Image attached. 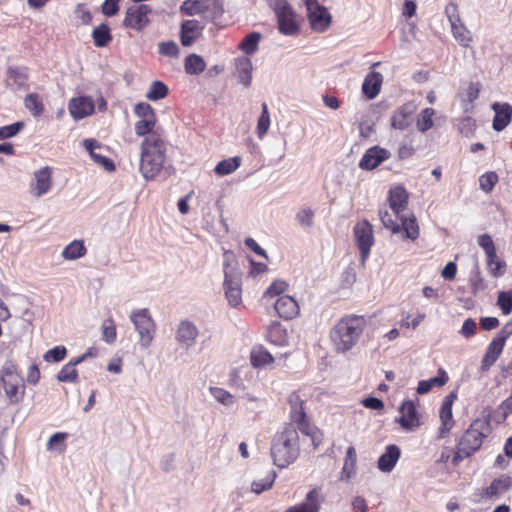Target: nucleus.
<instances>
[{"mask_svg": "<svg viewBox=\"0 0 512 512\" xmlns=\"http://www.w3.org/2000/svg\"><path fill=\"white\" fill-rule=\"evenodd\" d=\"M204 26L197 20H186L181 24L180 39L183 46H191L200 36Z\"/></svg>", "mask_w": 512, "mask_h": 512, "instance_id": "21", "label": "nucleus"}, {"mask_svg": "<svg viewBox=\"0 0 512 512\" xmlns=\"http://www.w3.org/2000/svg\"><path fill=\"white\" fill-rule=\"evenodd\" d=\"M52 168L49 166L36 170L33 174V180L30 184V192L40 198L47 194L52 188Z\"/></svg>", "mask_w": 512, "mask_h": 512, "instance_id": "13", "label": "nucleus"}, {"mask_svg": "<svg viewBox=\"0 0 512 512\" xmlns=\"http://www.w3.org/2000/svg\"><path fill=\"white\" fill-rule=\"evenodd\" d=\"M67 354V350L64 346H56L50 350H48L44 354V360L47 362H60L62 361Z\"/></svg>", "mask_w": 512, "mask_h": 512, "instance_id": "61", "label": "nucleus"}, {"mask_svg": "<svg viewBox=\"0 0 512 512\" xmlns=\"http://www.w3.org/2000/svg\"><path fill=\"white\" fill-rule=\"evenodd\" d=\"M478 245L485 251L486 257L489 258V264L496 258V248L490 235L482 234L477 239Z\"/></svg>", "mask_w": 512, "mask_h": 512, "instance_id": "49", "label": "nucleus"}, {"mask_svg": "<svg viewBox=\"0 0 512 512\" xmlns=\"http://www.w3.org/2000/svg\"><path fill=\"white\" fill-rule=\"evenodd\" d=\"M293 421L297 424L301 433L310 437L314 448H317L322 442V433L308 421L307 416L305 415L304 419Z\"/></svg>", "mask_w": 512, "mask_h": 512, "instance_id": "33", "label": "nucleus"}, {"mask_svg": "<svg viewBox=\"0 0 512 512\" xmlns=\"http://www.w3.org/2000/svg\"><path fill=\"white\" fill-rule=\"evenodd\" d=\"M389 206L395 216L407 212L408 193L402 186H396L389 192Z\"/></svg>", "mask_w": 512, "mask_h": 512, "instance_id": "20", "label": "nucleus"}, {"mask_svg": "<svg viewBox=\"0 0 512 512\" xmlns=\"http://www.w3.org/2000/svg\"><path fill=\"white\" fill-rule=\"evenodd\" d=\"M235 75L244 87H249L252 81V61L248 57H239L235 59Z\"/></svg>", "mask_w": 512, "mask_h": 512, "instance_id": "24", "label": "nucleus"}, {"mask_svg": "<svg viewBox=\"0 0 512 512\" xmlns=\"http://www.w3.org/2000/svg\"><path fill=\"white\" fill-rule=\"evenodd\" d=\"M390 156L391 153L382 147H371L363 155L360 160L359 167L363 170H373Z\"/></svg>", "mask_w": 512, "mask_h": 512, "instance_id": "15", "label": "nucleus"}, {"mask_svg": "<svg viewBox=\"0 0 512 512\" xmlns=\"http://www.w3.org/2000/svg\"><path fill=\"white\" fill-rule=\"evenodd\" d=\"M87 253V249L83 240H74L64 247L61 256L67 261L77 260L82 258Z\"/></svg>", "mask_w": 512, "mask_h": 512, "instance_id": "34", "label": "nucleus"}, {"mask_svg": "<svg viewBox=\"0 0 512 512\" xmlns=\"http://www.w3.org/2000/svg\"><path fill=\"white\" fill-rule=\"evenodd\" d=\"M84 147L89 152L90 157L96 164L101 165L107 171H113L115 169L114 163L111 159L95 152V149L100 147V145L95 140H84Z\"/></svg>", "mask_w": 512, "mask_h": 512, "instance_id": "29", "label": "nucleus"}, {"mask_svg": "<svg viewBox=\"0 0 512 512\" xmlns=\"http://www.w3.org/2000/svg\"><path fill=\"white\" fill-rule=\"evenodd\" d=\"M323 497L319 488L311 489L303 502L287 509L286 512H319Z\"/></svg>", "mask_w": 512, "mask_h": 512, "instance_id": "19", "label": "nucleus"}, {"mask_svg": "<svg viewBox=\"0 0 512 512\" xmlns=\"http://www.w3.org/2000/svg\"><path fill=\"white\" fill-rule=\"evenodd\" d=\"M262 35L258 32L249 33L239 44V48L247 55H252L258 50Z\"/></svg>", "mask_w": 512, "mask_h": 512, "instance_id": "41", "label": "nucleus"}, {"mask_svg": "<svg viewBox=\"0 0 512 512\" xmlns=\"http://www.w3.org/2000/svg\"><path fill=\"white\" fill-rule=\"evenodd\" d=\"M210 393L211 395L214 397V399L221 403L222 405L224 406H232L235 402V398L234 396L226 391L225 389L223 388H220V387H210Z\"/></svg>", "mask_w": 512, "mask_h": 512, "instance_id": "52", "label": "nucleus"}, {"mask_svg": "<svg viewBox=\"0 0 512 512\" xmlns=\"http://www.w3.org/2000/svg\"><path fill=\"white\" fill-rule=\"evenodd\" d=\"M288 402L291 408L292 420H301L305 418L304 401L298 392H292L288 397Z\"/></svg>", "mask_w": 512, "mask_h": 512, "instance_id": "37", "label": "nucleus"}, {"mask_svg": "<svg viewBox=\"0 0 512 512\" xmlns=\"http://www.w3.org/2000/svg\"><path fill=\"white\" fill-rule=\"evenodd\" d=\"M68 434L65 432H57L53 434L47 442V450L51 452L63 453L66 450V440Z\"/></svg>", "mask_w": 512, "mask_h": 512, "instance_id": "42", "label": "nucleus"}, {"mask_svg": "<svg viewBox=\"0 0 512 512\" xmlns=\"http://www.w3.org/2000/svg\"><path fill=\"white\" fill-rule=\"evenodd\" d=\"M268 340L278 346H286L289 342V334L287 329L280 323H272L267 330Z\"/></svg>", "mask_w": 512, "mask_h": 512, "instance_id": "30", "label": "nucleus"}, {"mask_svg": "<svg viewBox=\"0 0 512 512\" xmlns=\"http://www.w3.org/2000/svg\"><path fill=\"white\" fill-rule=\"evenodd\" d=\"M167 94L168 87L161 81H154L146 94V98L151 101H157L165 98Z\"/></svg>", "mask_w": 512, "mask_h": 512, "instance_id": "50", "label": "nucleus"}, {"mask_svg": "<svg viewBox=\"0 0 512 512\" xmlns=\"http://www.w3.org/2000/svg\"><path fill=\"white\" fill-rule=\"evenodd\" d=\"M150 12L151 9L148 5H133L127 9L123 24L134 30H142L149 23L148 14Z\"/></svg>", "mask_w": 512, "mask_h": 512, "instance_id": "12", "label": "nucleus"}, {"mask_svg": "<svg viewBox=\"0 0 512 512\" xmlns=\"http://www.w3.org/2000/svg\"><path fill=\"white\" fill-rule=\"evenodd\" d=\"M166 145L160 134H150L141 145L140 172L146 180L153 179L163 168Z\"/></svg>", "mask_w": 512, "mask_h": 512, "instance_id": "2", "label": "nucleus"}, {"mask_svg": "<svg viewBox=\"0 0 512 512\" xmlns=\"http://www.w3.org/2000/svg\"><path fill=\"white\" fill-rule=\"evenodd\" d=\"M130 320L139 334V344L142 348H148L155 335V322L150 316L148 309H136L130 314Z\"/></svg>", "mask_w": 512, "mask_h": 512, "instance_id": "8", "label": "nucleus"}, {"mask_svg": "<svg viewBox=\"0 0 512 512\" xmlns=\"http://www.w3.org/2000/svg\"><path fill=\"white\" fill-rule=\"evenodd\" d=\"M156 119H140L135 124V133L138 136H150V134H158L154 131Z\"/></svg>", "mask_w": 512, "mask_h": 512, "instance_id": "53", "label": "nucleus"}, {"mask_svg": "<svg viewBox=\"0 0 512 512\" xmlns=\"http://www.w3.org/2000/svg\"><path fill=\"white\" fill-rule=\"evenodd\" d=\"M270 127V114L266 103L262 104V113L258 119L256 133L262 139Z\"/></svg>", "mask_w": 512, "mask_h": 512, "instance_id": "51", "label": "nucleus"}, {"mask_svg": "<svg viewBox=\"0 0 512 512\" xmlns=\"http://www.w3.org/2000/svg\"><path fill=\"white\" fill-rule=\"evenodd\" d=\"M400 221V231H404V237L415 240L419 236V227L416 222V218L413 215H408L407 213L401 214V216H396Z\"/></svg>", "mask_w": 512, "mask_h": 512, "instance_id": "31", "label": "nucleus"}, {"mask_svg": "<svg viewBox=\"0 0 512 512\" xmlns=\"http://www.w3.org/2000/svg\"><path fill=\"white\" fill-rule=\"evenodd\" d=\"M275 12L281 34L294 36L299 32L297 16L287 0H266Z\"/></svg>", "mask_w": 512, "mask_h": 512, "instance_id": "7", "label": "nucleus"}, {"mask_svg": "<svg viewBox=\"0 0 512 512\" xmlns=\"http://www.w3.org/2000/svg\"><path fill=\"white\" fill-rule=\"evenodd\" d=\"M383 77L381 73L379 72H370L365 77L363 84H362V91L363 93L369 98L373 99L375 98L381 88Z\"/></svg>", "mask_w": 512, "mask_h": 512, "instance_id": "26", "label": "nucleus"}, {"mask_svg": "<svg viewBox=\"0 0 512 512\" xmlns=\"http://www.w3.org/2000/svg\"><path fill=\"white\" fill-rule=\"evenodd\" d=\"M224 290L225 297L231 307H237L242 302L241 272L237 269L232 254H224Z\"/></svg>", "mask_w": 512, "mask_h": 512, "instance_id": "5", "label": "nucleus"}, {"mask_svg": "<svg viewBox=\"0 0 512 512\" xmlns=\"http://www.w3.org/2000/svg\"><path fill=\"white\" fill-rule=\"evenodd\" d=\"M305 4L312 29L317 32L326 31L331 23V15L327 9L317 0H305Z\"/></svg>", "mask_w": 512, "mask_h": 512, "instance_id": "10", "label": "nucleus"}, {"mask_svg": "<svg viewBox=\"0 0 512 512\" xmlns=\"http://www.w3.org/2000/svg\"><path fill=\"white\" fill-rule=\"evenodd\" d=\"M198 334L197 326L189 320H184L177 327L176 340L181 346L189 349L195 344Z\"/></svg>", "mask_w": 512, "mask_h": 512, "instance_id": "17", "label": "nucleus"}, {"mask_svg": "<svg viewBox=\"0 0 512 512\" xmlns=\"http://www.w3.org/2000/svg\"><path fill=\"white\" fill-rule=\"evenodd\" d=\"M205 67V62L199 55L191 54L185 59V70L188 74H200Z\"/></svg>", "mask_w": 512, "mask_h": 512, "instance_id": "45", "label": "nucleus"}, {"mask_svg": "<svg viewBox=\"0 0 512 512\" xmlns=\"http://www.w3.org/2000/svg\"><path fill=\"white\" fill-rule=\"evenodd\" d=\"M412 122V111L402 107L398 109L391 117V125L395 129L404 130Z\"/></svg>", "mask_w": 512, "mask_h": 512, "instance_id": "36", "label": "nucleus"}, {"mask_svg": "<svg viewBox=\"0 0 512 512\" xmlns=\"http://www.w3.org/2000/svg\"><path fill=\"white\" fill-rule=\"evenodd\" d=\"M505 342L501 340L499 337H495L493 341L489 344L484 358L482 360V369L487 370L491 365L495 363V361L500 356Z\"/></svg>", "mask_w": 512, "mask_h": 512, "instance_id": "28", "label": "nucleus"}, {"mask_svg": "<svg viewBox=\"0 0 512 512\" xmlns=\"http://www.w3.org/2000/svg\"><path fill=\"white\" fill-rule=\"evenodd\" d=\"M434 114L435 111L432 108H425L421 111L416 121V127L420 132L425 133L433 127L432 117Z\"/></svg>", "mask_w": 512, "mask_h": 512, "instance_id": "46", "label": "nucleus"}, {"mask_svg": "<svg viewBox=\"0 0 512 512\" xmlns=\"http://www.w3.org/2000/svg\"><path fill=\"white\" fill-rule=\"evenodd\" d=\"M92 38L96 47H106L112 41L110 28L101 24L92 31Z\"/></svg>", "mask_w": 512, "mask_h": 512, "instance_id": "38", "label": "nucleus"}, {"mask_svg": "<svg viewBox=\"0 0 512 512\" xmlns=\"http://www.w3.org/2000/svg\"><path fill=\"white\" fill-rule=\"evenodd\" d=\"M134 112L140 119H156L155 112L148 103H138L134 108Z\"/></svg>", "mask_w": 512, "mask_h": 512, "instance_id": "63", "label": "nucleus"}, {"mask_svg": "<svg viewBox=\"0 0 512 512\" xmlns=\"http://www.w3.org/2000/svg\"><path fill=\"white\" fill-rule=\"evenodd\" d=\"M490 432L491 426L489 419L478 418L474 420L461 437L455 458L463 459L471 456L481 447L483 439L486 438Z\"/></svg>", "mask_w": 512, "mask_h": 512, "instance_id": "4", "label": "nucleus"}, {"mask_svg": "<svg viewBox=\"0 0 512 512\" xmlns=\"http://www.w3.org/2000/svg\"><path fill=\"white\" fill-rule=\"evenodd\" d=\"M456 398V394L454 392H451L444 398L442 402L440 409V437H443L447 432H449L454 425L452 406Z\"/></svg>", "mask_w": 512, "mask_h": 512, "instance_id": "18", "label": "nucleus"}, {"mask_svg": "<svg viewBox=\"0 0 512 512\" xmlns=\"http://www.w3.org/2000/svg\"><path fill=\"white\" fill-rule=\"evenodd\" d=\"M315 211L308 206L301 207L296 215L295 219L302 228H310L314 225Z\"/></svg>", "mask_w": 512, "mask_h": 512, "instance_id": "44", "label": "nucleus"}, {"mask_svg": "<svg viewBox=\"0 0 512 512\" xmlns=\"http://www.w3.org/2000/svg\"><path fill=\"white\" fill-rule=\"evenodd\" d=\"M365 327L366 320L362 316L342 317L330 331V339L336 352L350 351L359 342Z\"/></svg>", "mask_w": 512, "mask_h": 512, "instance_id": "1", "label": "nucleus"}, {"mask_svg": "<svg viewBox=\"0 0 512 512\" xmlns=\"http://www.w3.org/2000/svg\"><path fill=\"white\" fill-rule=\"evenodd\" d=\"M25 107L31 112L34 117H38L43 113L44 105L36 93L28 94L24 100Z\"/></svg>", "mask_w": 512, "mask_h": 512, "instance_id": "47", "label": "nucleus"}, {"mask_svg": "<svg viewBox=\"0 0 512 512\" xmlns=\"http://www.w3.org/2000/svg\"><path fill=\"white\" fill-rule=\"evenodd\" d=\"M354 237L360 250L361 261L364 263L374 243L372 225L366 220L357 223L354 227Z\"/></svg>", "mask_w": 512, "mask_h": 512, "instance_id": "11", "label": "nucleus"}, {"mask_svg": "<svg viewBox=\"0 0 512 512\" xmlns=\"http://www.w3.org/2000/svg\"><path fill=\"white\" fill-rule=\"evenodd\" d=\"M1 382L11 403L16 404L23 399L25 385L14 363L10 361L4 363L1 369Z\"/></svg>", "mask_w": 512, "mask_h": 512, "instance_id": "6", "label": "nucleus"}, {"mask_svg": "<svg viewBox=\"0 0 512 512\" xmlns=\"http://www.w3.org/2000/svg\"><path fill=\"white\" fill-rule=\"evenodd\" d=\"M57 379L59 382L76 383L78 380V372L72 367V364L67 363L58 373Z\"/></svg>", "mask_w": 512, "mask_h": 512, "instance_id": "55", "label": "nucleus"}, {"mask_svg": "<svg viewBox=\"0 0 512 512\" xmlns=\"http://www.w3.org/2000/svg\"><path fill=\"white\" fill-rule=\"evenodd\" d=\"M274 307L278 315L287 320L293 319L299 314L297 301L288 295L279 297Z\"/></svg>", "mask_w": 512, "mask_h": 512, "instance_id": "22", "label": "nucleus"}, {"mask_svg": "<svg viewBox=\"0 0 512 512\" xmlns=\"http://www.w3.org/2000/svg\"><path fill=\"white\" fill-rule=\"evenodd\" d=\"M398 422L406 430H413L420 426V415L413 401H404L399 408Z\"/></svg>", "mask_w": 512, "mask_h": 512, "instance_id": "14", "label": "nucleus"}, {"mask_svg": "<svg viewBox=\"0 0 512 512\" xmlns=\"http://www.w3.org/2000/svg\"><path fill=\"white\" fill-rule=\"evenodd\" d=\"M299 436L295 427L288 425L277 433L272 441L271 456L274 464L285 468L292 464L299 456Z\"/></svg>", "mask_w": 512, "mask_h": 512, "instance_id": "3", "label": "nucleus"}, {"mask_svg": "<svg viewBox=\"0 0 512 512\" xmlns=\"http://www.w3.org/2000/svg\"><path fill=\"white\" fill-rule=\"evenodd\" d=\"M497 305L504 315L512 312V290L499 292Z\"/></svg>", "mask_w": 512, "mask_h": 512, "instance_id": "56", "label": "nucleus"}, {"mask_svg": "<svg viewBox=\"0 0 512 512\" xmlns=\"http://www.w3.org/2000/svg\"><path fill=\"white\" fill-rule=\"evenodd\" d=\"M180 11L188 16L207 14V18L211 21H215L223 14V7L221 2H210L208 0H185L180 7Z\"/></svg>", "mask_w": 512, "mask_h": 512, "instance_id": "9", "label": "nucleus"}, {"mask_svg": "<svg viewBox=\"0 0 512 512\" xmlns=\"http://www.w3.org/2000/svg\"><path fill=\"white\" fill-rule=\"evenodd\" d=\"M95 104L90 97H76L72 98L68 104L70 115L75 120L83 119L94 112Z\"/></svg>", "mask_w": 512, "mask_h": 512, "instance_id": "16", "label": "nucleus"}, {"mask_svg": "<svg viewBox=\"0 0 512 512\" xmlns=\"http://www.w3.org/2000/svg\"><path fill=\"white\" fill-rule=\"evenodd\" d=\"M451 30L456 41L463 47H468L472 41L470 32L459 23L453 24Z\"/></svg>", "mask_w": 512, "mask_h": 512, "instance_id": "48", "label": "nucleus"}, {"mask_svg": "<svg viewBox=\"0 0 512 512\" xmlns=\"http://www.w3.org/2000/svg\"><path fill=\"white\" fill-rule=\"evenodd\" d=\"M117 337L116 325L112 318H107L102 323V339L107 344H112L115 342Z\"/></svg>", "mask_w": 512, "mask_h": 512, "instance_id": "54", "label": "nucleus"}, {"mask_svg": "<svg viewBox=\"0 0 512 512\" xmlns=\"http://www.w3.org/2000/svg\"><path fill=\"white\" fill-rule=\"evenodd\" d=\"M379 217L385 228L390 229L393 233L400 232V224L397 221L399 218L393 214L392 210L389 211L387 208H381L379 210Z\"/></svg>", "mask_w": 512, "mask_h": 512, "instance_id": "43", "label": "nucleus"}, {"mask_svg": "<svg viewBox=\"0 0 512 512\" xmlns=\"http://www.w3.org/2000/svg\"><path fill=\"white\" fill-rule=\"evenodd\" d=\"M497 181H498L497 174L495 172H488L486 174H483L479 178V185L483 191L488 193V192L492 191V189L494 188Z\"/></svg>", "mask_w": 512, "mask_h": 512, "instance_id": "59", "label": "nucleus"}, {"mask_svg": "<svg viewBox=\"0 0 512 512\" xmlns=\"http://www.w3.org/2000/svg\"><path fill=\"white\" fill-rule=\"evenodd\" d=\"M24 127V123L19 121L11 125L0 127V140L16 136Z\"/></svg>", "mask_w": 512, "mask_h": 512, "instance_id": "62", "label": "nucleus"}, {"mask_svg": "<svg viewBox=\"0 0 512 512\" xmlns=\"http://www.w3.org/2000/svg\"><path fill=\"white\" fill-rule=\"evenodd\" d=\"M251 364L255 368H263L271 364L274 360L273 356L262 346L256 347L250 354Z\"/></svg>", "mask_w": 512, "mask_h": 512, "instance_id": "35", "label": "nucleus"}, {"mask_svg": "<svg viewBox=\"0 0 512 512\" xmlns=\"http://www.w3.org/2000/svg\"><path fill=\"white\" fill-rule=\"evenodd\" d=\"M512 487V478L508 475H501L494 479L490 486L485 490V495L489 498H498Z\"/></svg>", "mask_w": 512, "mask_h": 512, "instance_id": "27", "label": "nucleus"}, {"mask_svg": "<svg viewBox=\"0 0 512 512\" xmlns=\"http://www.w3.org/2000/svg\"><path fill=\"white\" fill-rule=\"evenodd\" d=\"M400 449L398 446L391 444L387 446L386 452L378 459V468L382 472H390L395 467L400 458Z\"/></svg>", "mask_w": 512, "mask_h": 512, "instance_id": "25", "label": "nucleus"}, {"mask_svg": "<svg viewBox=\"0 0 512 512\" xmlns=\"http://www.w3.org/2000/svg\"><path fill=\"white\" fill-rule=\"evenodd\" d=\"M276 472L274 470H268L262 478L256 479L252 482V491L256 494H260L265 490L272 487L275 479Z\"/></svg>", "mask_w": 512, "mask_h": 512, "instance_id": "39", "label": "nucleus"}, {"mask_svg": "<svg viewBox=\"0 0 512 512\" xmlns=\"http://www.w3.org/2000/svg\"><path fill=\"white\" fill-rule=\"evenodd\" d=\"M495 111V116L493 119V129L496 131H502L505 129L512 118V106L508 103H494L492 106Z\"/></svg>", "mask_w": 512, "mask_h": 512, "instance_id": "23", "label": "nucleus"}, {"mask_svg": "<svg viewBox=\"0 0 512 512\" xmlns=\"http://www.w3.org/2000/svg\"><path fill=\"white\" fill-rule=\"evenodd\" d=\"M287 288H288V284L285 281L276 280L268 287V289L265 291L263 297L265 299L273 298V297L278 296L281 293L285 292L287 290Z\"/></svg>", "mask_w": 512, "mask_h": 512, "instance_id": "60", "label": "nucleus"}, {"mask_svg": "<svg viewBox=\"0 0 512 512\" xmlns=\"http://www.w3.org/2000/svg\"><path fill=\"white\" fill-rule=\"evenodd\" d=\"M241 164V158L239 156L231 157L220 161L214 171L219 176H225L233 173Z\"/></svg>", "mask_w": 512, "mask_h": 512, "instance_id": "40", "label": "nucleus"}, {"mask_svg": "<svg viewBox=\"0 0 512 512\" xmlns=\"http://www.w3.org/2000/svg\"><path fill=\"white\" fill-rule=\"evenodd\" d=\"M470 283H471L472 292L474 294L479 291H482L486 288V284L484 282L483 277L481 276L478 266H476L475 270L472 272V275L470 278Z\"/></svg>", "mask_w": 512, "mask_h": 512, "instance_id": "64", "label": "nucleus"}, {"mask_svg": "<svg viewBox=\"0 0 512 512\" xmlns=\"http://www.w3.org/2000/svg\"><path fill=\"white\" fill-rule=\"evenodd\" d=\"M158 51L161 55L178 58L180 50L174 41L161 42L158 45Z\"/></svg>", "mask_w": 512, "mask_h": 512, "instance_id": "58", "label": "nucleus"}, {"mask_svg": "<svg viewBox=\"0 0 512 512\" xmlns=\"http://www.w3.org/2000/svg\"><path fill=\"white\" fill-rule=\"evenodd\" d=\"M8 79L13 81L17 87H22L26 84L27 74L24 69L10 67L7 71Z\"/></svg>", "mask_w": 512, "mask_h": 512, "instance_id": "57", "label": "nucleus"}, {"mask_svg": "<svg viewBox=\"0 0 512 512\" xmlns=\"http://www.w3.org/2000/svg\"><path fill=\"white\" fill-rule=\"evenodd\" d=\"M448 379L447 373L440 368L436 377H432L428 380H421L418 383L417 393L423 395L428 393L433 387H442L447 383Z\"/></svg>", "mask_w": 512, "mask_h": 512, "instance_id": "32", "label": "nucleus"}]
</instances>
